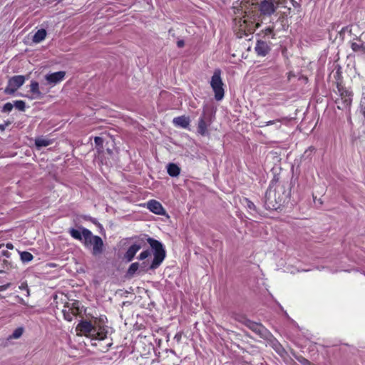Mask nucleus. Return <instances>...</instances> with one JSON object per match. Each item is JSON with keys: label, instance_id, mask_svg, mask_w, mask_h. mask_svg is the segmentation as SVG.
I'll return each mask as SVG.
<instances>
[{"label": "nucleus", "instance_id": "obj_42", "mask_svg": "<svg viewBox=\"0 0 365 365\" xmlns=\"http://www.w3.org/2000/svg\"><path fill=\"white\" fill-rule=\"evenodd\" d=\"M65 318H66L67 320H68V321H71V318H69V317H65Z\"/></svg>", "mask_w": 365, "mask_h": 365}, {"label": "nucleus", "instance_id": "obj_40", "mask_svg": "<svg viewBox=\"0 0 365 365\" xmlns=\"http://www.w3.org/2000/svg\"><path fill=\"white\" fill-rule=\"evenodd\" d=\"M6 248H7V249H9V250H13V249H14V245H13V244H12V243H10V242L7 243V244L6 245Z\"/></svg>", "mask_w": 365, "mask_h": 365}, {"label": "nucleus", "instance_id": "obj_8", "mask_svg": "<svg viewBox=\"0 0 365 365\" xmlns=\"http://www.w3.org/2000/svg\"><path fill=\"white\" fill-rule=\"evenodd\" d=\"M265 339L268 341L269 345L272 347L280 356L285 357L287 355V353L282 345L272 336L271 333L270 337H267Z\"/></svg>", "mask_w": 365, "mask_h": 365}, {"label": "nucleus", "instance_id": "obj_1", "mask_svg": "<svg viewBox=\"0 0 365 365\" xmlns=\"http://www.w3.org/2000/svg\"><path fill=\"white\" fill-rule=\"evenodd\" d=\"M80 230L71 228L68 231L71 236L75 240H78L83 242L86 247H93L92 255L94 256L99 255L104 250V244L101 237L93 235L88 229L81 227Z\"/></svg>", "mask_w": 365, "mask_h": 365}, {"label": "nucleus", "instance_id": "obj_12", "mask_svg": "<svg viewBox=\"0 0 365 365\" xmlns=\"http://www.w3.org/2000/svg\"><path fill=\"white\" fill-rule=\"evenodd\" d=\"M173 123L176 127L187 128L190 123V118L185 115L175 117L173 120Z\"/></svg>", "mask_w": 365, "mask_h": 365}, {"label": "nucleus", "instance_id": "obj_20", "mask_svg": "<svg viewBox=\"0 0 365 365\" xmlns=\"http://www.w3.org/2000/svg\"><path fill=\"white\" fill-rule=\"evenodd\" d=\"M272 195L271 190H267L264 196V206L267 209H276L275 205L272 201H270Z\"/></svg>", "mask_w": 365, "mask_h": 365}, {"label": "nucleus", "instance_id": "obj_2", "mask_svg": "<svg viewBox=\"0 0 365 365\" xmlns=\"http://www.w3.org/2000/svg\"><path fill=\"white\" fill-rule=\"evenodd\" d=\"M147 242L153 249L154 255V258L149 267V269H155L165 259L166 256L165 250L162 242L152 237H148L147 238Z\"/></svg>", "mask_w": 365, "mask_h": 365}, {"label": "nucleus", "instance_id": "obj_19", "mask_svg": "<svg viewBox=\"0 0 365 365\" xmlns=\"http://www.w3.org/2000/svg\"><path fill=\"white\" fill-rule=\"evenodd\" d=\"M167 172L171 177H177L179 175L180 168L175 163H169L167 165Z\"/></svg>", "mask_w": 365, "mask_h": 365}, {"label": "nucleus", "instance_id": "obj_16", "mask_svg": "<svg viewBox=\"0 0 365 365\" xmlns=\"http://www.w3.org/2000/svg\"><path fill=\"white\" fill-rule=\"evenodd\" d=\"M30 91L33 96L30 97L31 99H36L42 97V93L39 90L38 83L36 81H31L30 85Z\"/></svg>", "mask_w": 365, "mask_h": 365}, {"label": "nucleus", "instance_id": "obj_43", "mask_svg": "<svg viewBox=\"0 0 365 365\" xmlns=\"http://www.w3.org/2000/svg\"><path fill=\"white\" fill-rule=\"evenodd\" d=\"M65 318H66L67 320H68V321H71V318H69V317H65Z\"/></svg>", "mask_w": 365, "mask_h": 365}, {"label": "nucleus", "instance_id": "obj_37", "mask_svg": "<svg viewBox=\"0 0 365 365\" xmlns=\"http://www.w3.org/2000/svg\"><path fill=\"white\" fill-rule=\"evenodd\" d=\"M177 46L178 48H182L185 46V42L183 40H178L177 41Z\"/></svg>", "mask_w": 365, "mask_h": 365}, {"label": "nucleus", "instance_id": "obj_39", "mask_svg": "<svg viewBox=\"0 0 365 365\" xmlns=\"http://www.w3.org/2000/svg\"><path fill=\"white\" fill-rule=\"evenodd\" d=\"M16 297L18 299V302H19L20 304H26V303H25L24 300L21 297H20L19 296H16Z\"/></svg>", "mask_w": 365, "mask_h": 365}, {"label": "nucleus", "instance_id": "obj_14", "mask_svg": "<svg viewBox=\"0 0 365 365\" xmlns=\"http://www.w3.org/2000/svg\"><path fill=\"white\" fill-rule=\"evenodd\" d=\"M141 245L138 244L132 245L124 255V259L130 262L134 258L135 254L140 250Z\"/></svg>", "mask_w": 365, "mask_h": 365}, {"label": "nucleus", "instance_id": "obj_27", "mask_svg": "<svg viewBox=\"0 0 365 365\" xmlns=\"http://www.w3.org/2000/svg\"><path fill=\"white\" fill-rule=\"evenodd\" d=\"M13 107H14V104H12L11 103H9V102L6 103L4 105L1 111L4 113H9V112L11 111V110L13 109Z\"/></svg>", "mask_w": 365, "mask_h": 365}, {"label": "nucleus", "instance_id": "obj_30", "mask_svg": "<svg viewBox=\"0 0 365 365\" xmlns=\"http://www.w3.org/2000/svg\"><path fill=\"white\" fill-rule=\"evenodd\" d=\"M19 288L21 290H25L26 292V296L29 297L30 295V291L28 287V284L26 282H23L21 284V285L19 287Z\"/></svg>", "mask_w": 365, "mask_h": 365}, {"label": "nucleus", "instance_id": "obj_28", "mask_svg": "<svg viewBox=\"0 0 365 365\" xmlns=\"http://www.w3.org/2000/svg\"><path fill=\"white\" fill-rule=\"evenodd\" d=\"M1 267L6 270L10 269L13 267L11 262L7 259H4L1 262Z\"/></svg>", "mask_w": 365, "mask_h": 365}, {"label": "nucleus", "instance_id": "obj_23", "mask_svg": "<svg viewBox=\"0 0 365 365\" xmlns=\"http://www.w3.org/2000/svg\"><path fill=\"white\" fill-rule=\"evenodd\" d=\"M20 257L21 261L24 263L31 262L34 258L32 254L26 251L20 252Z\"/></svg>", "mask_w": 365, "mask_h": 365}, {"label": "nucleus", "instance_id": "obj_21", "mask_svg": "<svg viewBox=\"0 0 365 365\" xmlns=\"http://www.w3.org/2000/svg\"><path fill=\"white\" fill-rule=\"evenodd\" d=\"M24 331V329L21 327L16 328L13 331V333L11 335H9V336L8 337V339L9 340V339H19L22 336Z\"/></svg>", "mask_w": 365, "mask_h": 365}, {"label": "nucleus", "instance_id": "obj_34", "mask_svg": "<svg viewBox=\"0 0 365 365\" xmlns=\"http://www.w3.org/2000/svg\"><path fill=\"white\" fill-rule=\"evenodd\" d=\"M11 286V283H7L0 286V292H4Z\"/></svg>", "mask_w": 365, "mask_h": 365}, {"label": "nucleus", "instance_id": "obj_11", "mask_svg": "<svg viewBox=\"0 0 365 365\" xmlns=\"http://www.w3.org/2000/svg\"><path fill=\"white\" fill-rule=\"evenodd\" d=\"M148 208L156 215H163L165 213V210L162 205L155 200L148 202Z\"/></svg>", "mask_w": 365, "mask_h": 365}, {"label": "nucleus", "instance_id": "obj_5", "mask_svg": "<svg viewBox=\"0 0 365 365\" xmlns=\"http://www.w3.org/2000/svg\"><path fill=\"white\" fill-rule=\"evenodd\" d=\"M76 330L86 335L90 334L95 336V337L98 339H103L106 336V332L104 331V329L97 330V328L93 326L88 321H81L76 327Z\"/></svg>", "mask_w": 365, "mask_h": 365}, {"label": "nucleus", "instance_id": "obj_32", "mask_svg": "<svg viewBox=\"0 0 365 365\" xmlns=\"http://www.w3.org/2000/svg\"><path fill=\"white\" fill-rule=\"evenodd\" d=\"M94 142L96 145L103 146V139L101 137L96 136L94 138Z\"/></svg>", "mask_w": 365, "mask_h": 365}, {"label": "nucleus", "instance_id": "obj_15", "mask_svg": "<svg viewBox=\"0 0 365 365\" xmlns=\"http://www.w3.org/2000/svg\"><path fill=\"white\" fill-rule=\"evenodd\" d=\"M253 331L257 334L261 338L264 339L267 337H270L271 332L260 323H259L257 327H255Z\"/></svg>", "mask_w": 365, "mask_h": 365}, {"label": "nucleus", "instance_id": "obj_45", "mask_svg": "<svg viewBox=\"0 0 365 365\" xmlns=\"http://www.w3.org/2000/svg\"><path fill=\"white\" fill-rule=\"evenodd\" d=\"M347 29H348V27H345V28L342 29L343 31H345V30H347Z\"/></svg>", "mask_w": 365, "mask_h": 365}, {"label": "nucleus", "instance_id": "obj_44", "mask_svg": "<svg viewBox=\"0 0 365 365\" xmlns=\"http://www.w3.org/2000/svg\"><path fill=\"white\" fill-rule=\"evenodd\" d=\"M175 338H177L179 339L180 338V336H178V335L177 334V335H175Z\"/></svg>", "mask_w": 365, "mask_h": 365}, {"label": "nucleus", "instance_id": "obj_22", "mask_svg": "<svg viewBox=\"0 0 365 365\" xmlns=\"http://www.w3.org/2000/svg\"><path fill=\"white\" fill-rule=\"evenodd\" d=\"M351 48L355 52H361L363 53H365V46L364 45V43L352 42L351 44Z\"/></svg>", "mask_w": 365, "mask_h": 365}, {"label": "nucleus", "instance_id": "obj_36", "mask_svg": "<svg viewBox=\"0 0 365 365\" xmlns=\"http://www.w3.org/2000/svg\"><path fill=\"white\" fill-rule=\"evenodd\" d=\"M1 255L5 257L6 258H9L11 257V253L7 250H2Z\"/></svg>", "mask_w": 365, "mask_h": 365}, {"label": "nucleus", "instance_id": "obj_31", "mask_svg": "<svg viewBox=\"0 0 365 365\" xmlns=\"http://www.w3.org/2000/svg\"><path fill=\"white\" fill-rule=\"evenodd\" d=\"M150 255V252L148 250H145L139 255L138 259L140 260H143V259H146Z\"/></svg>", "mask_w": 365, "mask_h": 365}, {"label": "nucleus", "instance_id": "obj_47", "mask_svg": "<svg viewBox=\"0 0 365 365\" xmlns=\"http://www.w3.org/2000/svg\"><path fill=\"white\" fill-rule=\"evenodd\" d=\"M280 127H281V125H279L278 126H277V128L279 129Z\"/></svg>", "mask_w": 365, "mask_h": 365}, {"label": "nucleus", "instance_id": "obj_24", "mask_svg": "<svg viewBox=\"0 0 365 365\" xmlns=\"http://www.w3.org/2000/svg\"><path fill=\"white\" fill-rule=\"evenodd\" d=\"M14 106L20 111H24L26 109V103L24 101L17 100L14 101Z\"/></svg>", "mask_w": 365, "mask_h": 365}, {"label": "nucleus", "instance_id": "obj_6", "mask_svg": "<svg viewBox=\"0 0 365 365\" xmlns=\"http://www.w3.org/2000/svg\"><path fill=\"white\" fill-rule=\"evenodd\" d=\"M25 77L21 75L14 76L8 81L7 86L4 89L6 94H14L25 82Z\"/></svg>", "mask_w": 365, "mask_h": 365}, {"label": "nucleus", "instance_id": "obj_13", "mask_svg": "<svg viewBox=\"0 0 365 365\" xmlns=\"http://www.w3.org/2000/svg\"><path fill=\"white\" fill-rule=\"evenodd\" d=\"M205 113H203L201 117L199 118L197 124V133L202 136L209 135L207 124L205 122Z\"/></svg>", "mask_w": 365, "mask_h": 365}, {"label": "nucleus", "instance_id": "obj_18", "mask_svg": "<svg viewBox=\"0 0 365 365\" xmlns=\"http://www.w3.org/2000/svg\"><path fill=\"white\" fill-rule=\"evenodd\" d=\"M52 143V140L43 137H39L35 140V145L38 149L50 145Z\"/></svg>", "mask_w": 365, "mask_h": 365}, {"label": "nucleus", "instance_id": "obj_48", "mask_svg": "<svg viewBox=\"0 0 365 365\" xmlns=\"http://www.w3.org/2000/svg\"><path fill=\"white\" fill-rule=\"evenodd\" d=\"M2 247V245H0V248Z\"/></svg>", "mask_w": 365, "mask_h": 365}, {"label": "nucleus", "instance_id": "obj_41", "mask_svg": "<svg viewBox=\"0 0 365 365\" xmlns=\"http://www.w3.org/2000/svg\"><path fill=\"white\" fill-rule=\"evenodd\" d=\"M272 32V29L268 28L266 29V34H271Z\"/></svg>", "mask_w": 365, "mask_h": 365}, {"label": "nucleus", "instance_id": "obj_17", "mask_svg": "<svg viewBox=\"0 0 365 365\" xmlns=\"http://www.w3.org/2000/svg\"><path fill=\"white\" fill-rule=\"evenodd\" d=\"M46 31L44 29L38 30L33 36L32 41L35 43L43 41L46 37Z\"/></svg>", "mask_w": 365, "mask_h": 365}, {"label": "nucleus", "instance_id": "obj_26", "mask_svg": "<svg viewBox=\"0 0 365 365\" xmlns=\"http://www.w3.org/2000/svg\"><path fill=\"white\" fill-rule=\"evenodd\" d=\"M259 323H257V322H255L253 321H251L250 319H246L245 322V324L252 331H253L255 328V327H257V325Z\"/></svg>", "mask_w": 365, "mask_h": 365}, {"label": "nucleus", "instance_id": "obj_3", "mask_svg": "<svg viewBox=\"0 0 365 365\" xmlns=\"http://www.w3.org/2000/svg\"><path fill=\"white\" fill-rule=\"evenodd\" d=\"M210 86L215 93V99L221 101L225 96L224 83L221 78V71L216 69L211 78Z\"/></svg>", "mask_w": 365, "mask_h": 365}, {"label": "nucleus", "instance_id": "obj_35", "mask_svg": "<svg viewBox=\"0 0 365 365\" xmlns=\"http://www.w3.org/2000/svg\"><path fill=\"white\" fill-rule=\"evenodd\" d=\"M11 124L10 121H7L4 124H0V130L1 131H4L7 126H9Z\"/></svg>", "mask_w": 365, "mask_h": 365}, {"label": "nucleus", "instance_id": "obj_4", "mask_svg": "<svg viewBox=\"0 0 365 365\" xmlns=\"http://www.w3.org/2000/svg\"><path fill=\"white\" fill-rule=\"evenodd\" d=\"M336 88L340 96L335 101L337 108L339 110H344L350 108L352 102V93L339 83H337Z\"/></svg>", "mask_w": 365, "mask_h": 365}, {"label": "nucleus", "instance_id": "obj_7", "mask_svg": "<svg viewBox=\"0 0 365 365\" xmlns=\"http://www.w3.org/2000/svg\"><path fill=\"white\" fill-rule=\"evenodd\" d=\"M277 9L272 0H263L259 4V11L264 16H271Z\"/></svg>", "mask_w": 365, "mask_h": 365}, {"label": "nucleus", "instance_id": "obj_10", "mask_svg": "<svg viewBox=\"0 0 365 365\" xmlns=\"http://www.w3.org/2000/svg\"><path fill=\"white\" fill-rule=\"evenodd\" d=\"M270 50V46L266 41L262 40L257 41L255 51L257 56L264 57L269 53Z\"/></svg>", "mask_w": 365, "mask_h": 365}, {"label": "nucleus", "instance_id": "obj_29", "mask_svg": "<svg viewBox=\"0 0 365 365\" xmlns=\"http://www.w3.org/2000/svg\"><path fill=\"white\" fill-rule=\"evenodd\" d=\"M281 122H282L281 119H277V120H269V121H267V122H262V124L260 125L259 127L268 126V125H274V124H276L277 123H281Z\"/></svg>", "mask_w": 365, "mask_h": 365}, {"label": "nucleus", "instance_id": "obj_9", "mask_svg": "<svg viewBox=\"0 0 365 365\" xmlns=\"http://www.w3.org/2000/svg\"><path fill=\"white\" fill-rule=\"evenodd\" d=\"M66 76V72L60 71L51 73H48L45 76V79L48 84L55 86L61 82Z\"/></svg>", "mask_w": 365, "mask_h": 365}, {"label": "nucleus", "instance_id": "obj_38", "mask_svg": "<svg viewBox=\"0 0 365 365\" xmlns=\"http://www.w3.org/2000/svg\"><path fill=\"white\" fill-rule=\"evenodd\" d=\"M334 77H335L336 78H339L341 77V71H340V68H339V69L336 71V73H335V75H334Z\"/></svg>", "mask_w": 365, "mask_h": 365}, {"label": "nucleus", "instance_id": "obj_46", "mask_svg": "<svg viewBox=\"0 0 365 365\" xmlns=\"http://www.w3.org/2000/svg\"><path fill=\"white\" fill-rule=\"evenodd\" d=\"M4 272H6L5 270H0V273H4Z\"/></svg>", "mask_w": 365, "mask_h": 365}, {"label": "nucleus", "instance_id": "obj_33", "mask_svg": "<svg viewBox=\"0 0 365 365\" xmlns=\"http://www.w3.org/2000/svg\"><path fill=\"white\" fill-rule=\"evenodd\" d=\"M247 205L250 210H255V205L252 202L247 200Z\"/></svg>", "mask_w": 365, "mask_h": 365}, {"label": "nucleus", "instance_id": "obj_25", "mask_svg": "<svg viewBox=\"0 0 365 365\" xmlns=\"http://www.w3.org/2000/svg\"><path fill=\"white\" fill-rule=\"evenodd\" d=\"M139 264L138 262L132 263L128 269V274L133 276L135 272L138 269Z\"/></svg>", "mask_w": 365, "mask_h": 365}]
</instances>
